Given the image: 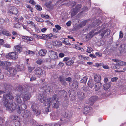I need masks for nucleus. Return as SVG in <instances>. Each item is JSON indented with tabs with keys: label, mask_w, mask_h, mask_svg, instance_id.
<instances>
[{
	"label": "nucleus",
	"mask_w": 126,
	"mask_h": 126,
	"mask_svg": "<svg viewBox=\"0 0 126 126\" xmlns=\"http://www.w3.org/2000/svg\"><path fill=\"white\" fill-rule=\"evenodd\" d=\"M123 36V33L122 31H120L119 33V38H122Z\"/></svg>",
	"instance_id": "5fc2aeb1"
},
{
	"label": "nucleus",
	"mask_w": 126,
	"mask_h": 126,
	"mask_svg": "<svg viewBox=\"0 0 126 126\" xmlns=\"http://www.w3.org/2000/svg\"><path fill=\"white\" fill-rule=\"evenodd\" d=\"M15 51L16 53H20L22 51V47L21 46L17 45L14 46Z\"/></svg>",
	"instance_id": "ddd939ff"
},
{
	"label": "nucleus",
	"mask_w": 126,
	"mask_h": 126,
	"mask_svg": "<svg viewBox=\"0 0 126 126\" xmlns=\"http://www.w3.org/2000/svg\"><path fill=\"white\" fill-rule=\"evenodd\" d=\"M69 3H70L71 6L72 7L74 6L76 4V3L75 1H72V2H70Z\"/></svg>",
	"instance_id": "680f3d73"
},
{
	"label": "nucleus",
	"mask_w": 126,
	"mask_h": 126,
	"mask_svg": "<svg viewBox=\"0 0 126 126\" xmlns=\"http://www.w3.org/2000/svg\"><path fill=\"white\" fill-rule=\"evenodd\" d=\"M88 79V78L87 77H84L80 81V82L84 83H86Z\"/></svg>",
	"instance_id": "e433bc0d"
},
{
	"label": "nucleus",
	"mask_w": 126,
	"mask_h": 126,
	"mask_svg": "<svg viewBox=\"0 0 126 126\" xmlns=\"http://www.w3.org/2000/svg\"><path fill=\"white\" fill-rule=\"evenodd\" d=\"M42 39H43L45 40L47 38V35H46L45 34H42Z\"/></svg>",
	"instance_id": "49530a36"
},
{
	"label": "nucleus",
	"mask_w": 126,
	"mask_h": 126,
	"mask_svg": "<svg viewBox=\"0 0 126 126\" xmlns=\"http://www.w3.org/2000/svg\"><path fill=\"white\" fill-rule=\"evenodd\" d=\"M65 79L66 81L69 82H71L72 80V79L70 77L66 78Z\"/></svg>",
	"instance_id": "13d9d810"
},
{
	"label": "nucleus",
	"mask_w": 126,
	"mask_h": 126,
	"mask_svg": "<svg viewBox=\"0 0 126 126\" xmlns=\"http://www.w3.org/2000/svg\"><path fill=\"white\" fill-rule=\"evenodd\" d=\"M100 28V27H98L95 29L94 31H92L91 32L89 33L90 35H92L93 33H94V35L101 33L100 35L102 36V38L105 34V36H106L110 34V32L109 29L104 30L105 28H103L99 30Z\"/></svg>",
	"instance_id": "7ed1b4c3"
},
{
	"label": "nucleus",
	"mask_w": 126,
	"mask_h": 126,
	"mask_svg": "<svg viewBox=\"0 0 126 126\" xmlns=\"http://www.w3.org/2000/svg\"><path fill=\"white\" fill-rule=\"evenodd\" d=\"M20 27V25L18 23L14 25V27L15 28H18Z\"/></svg>",
	"instance_id": "37998d69"
},
{
	"label": "nucleus",
	"mask_w": 126,
	"mask_h": 126,
	"mask_svg": "<svg viewBox=\"0 0 126 126\" xmlns=\"http://www.w3.org/2000/svg\"><path fill=\"white\" fill-rule=\"evenodd\" d=\"M15 99L16 101L19 103H20L22 101L20 98V95L17 94L15 96Z\"/></svg>",
	"instance_id": "6ab92c4d"
},
{
	"label": "nucleus",
	"mask_w": 126,
	"mask_h": 126,
	"mask_svg": "<svg viewBox=\"0 0 126 126\" xmlns=\"http://www.w3.org/2000/svg\"><path fill=\"white\" fill-rule=\"evenodd\" d=\"M64 54L62 53H60L59 54V57L60 58L63 57L64 56Z\"/></svg>",
	"instance_id": "bf43d9fd"
},
{
	"label": "nucleus",
	"mask_w": 126,
	"mask_h": 126,
	"mask_svg": "<svg viewBox=\"0 0 126 126\" xmlns=\"http://www.w3.org/2000/svg\"><path fill=\"white\" fill-rule=\"evenodd\" d=\"M101 85V83L100 82H95V91L98 90L100 88Z\"/></svg>",
	"instance_id": "412c9836"
},
{
	"label": "nucleus",
	"mask_w": 126,
	"mask_h": 126,
	"mask_svg": "<svg viewBox=\"0 0 126 126\" xmlns=\"http://www.w3.org/2000/svg\"><path fill=\"white\" fill-rule=\"evenodd\" d=\"M72 116V112L68 111L65 112V116L67 118H69L71 117Z\"/></svg>",
	"instance_id": "7c9ffc66"
},
{
	"label": "nucleus",
	"mask_w": 126,
	"mask_h": 126,
	"mask_svg": "<svg viewBox=\"0 0 126 126\" xmlns=\"http://www.w3.org/2000/svg\"><path fill=\"white\" fill-rule=\"evenodd\" d=\"M118 65L121 66L125 65L126 64V63L125 62L123 61H121L118 63Z\"/></svg>",
	"instance_id": "ea45409f"
},
{
	"label": "nucleus",
	"mask_w": 126,
	"mask_h": 126,
	"mask_svg": "<svg viewBox=\"0 0 126 126\" xmlns=\"http://www.w3.org/2000/svg\"><path fill=\"white\" fill-rule=\"evenodd\" d=\"M27 52L28 54H34L33 51L29 50H27Z\"/></svg>",
	"instance_id": "6e6d98bb"
},
{
	"label": "nucleus",
	"mask_w": 126,
	"mask_h": 126,
	"mask_svg": "<svg viewBox=\"0 0 126 126\" xmlns=\"http://www.w3.org/2000/svg\"><path fill=\"white\" fill-rule=\"evenodd\" d=\"M95 54L96 56L99 57H101L102 56V54L98 52H97L95 53Z\"/></svg>",
	"instance_id": "052dcab7"
},
{
	"label": "nucleus",
	"mask_w": 126,
	"mask_h": 126,
	"mask_svg": "<svg viewBox=\"0 0 126 126\" xmlns=\"http://www.w3.org/2000/svg\"><path fill=\"white\" fill-rule=\"evenodd\" d=\"M43 62V60L42 59H38L36 61L37 63L39 64H41Z\"/></svg>",
	"instance_id": "a18cd8bd"
},
{
	"label": "nucleus",
	"mask_w": 126,
	"mask_h": 126,
	"mask_svg": "<svg viewBox=\"0 0 126 126\" xmlns=\"http://www.w3.org/2000/svg\"><path fill=\"white\" fill-rule=\"evenodd\" d=\"M101 22L99 20H96L94 21L92 24V26L93 27L97 26L99 24L101 23Z\"/></svg>",
	"instance_id": "4be33fe9"
},
{
	"label": "nucleus",
	"mask_w": 126,
	"mask_h": 126,
	"mask_svg": "<svg viewBox=\"0 0 126 126\" xmlns=\"http://www.w3.org/2000/svg\"><path fill=\"white\" fill-rule=\"evenodd\" d=\"M52 116L51 117L53 120H56L58 119V115L57 113H52Z\"/></svg>",
	"instance_id": "c756f323"
},
{
	"label": "nucleus",
	"mask_w": 126,
	"mask_h": 126,
	"mask_svg": "<svg viewBox=\"0 0 126 126\" xmlns=\"http://www.w3.org/2000/svg\"><path fill=\"white\" fill-rule=\"evenodd\" d=\"M36 8L37 9L40 11L42 9L41 7L38 5H36Z\"/></svg>",
	"instance_id": "8fccbe9b"
},
{
	"label": "nucleus",
	"mask_w": 126,
	"mask_h": 126,
	"mask_svg": "<svg viewBox=\"0 0 126 126\" xmlns=\"http://www.w3.org/2000/svg\"><path fill=\"white\" fill-rule=\"evenodd\" d=\"M1 32L2 34L3 35L8 36H10L11 35V34L10 32L6 29H3L1 30Z\"/></svg>",
	"instance_id": "dca6fc26"
},
{
	"label": "nucleus",
	"mask_w": 126,
	"mask_h": 126,
	"mask_svg": "<svg viewBox=\"0 0 126 126\" xmlns=\"http://www.w3.org/2000/svg\"><path fill=\"white\" fill-rule=\"evenodd\" d=\"M47 38L49 39H51L52 38V34L51 33H50L49 34L47 35Z\"/></svg>",
	"instance_id": "e2e57ef3"
},
{
	"label": "nucleus",
	"mask_w": 126,
	"mask_h": 126,
	"mask_svg": "<svg viewBox=\"0 0 126 126\" xmlns=\"http://www.w3.org/2000/svg\"><path fill=\"white\" fill-rule=\"evenodd\" d=\"M8 70L11 74L13 75V76L15 75L16 73V70L10 67L9 68V69Z\"/></svg>",
	"instance_id": "f3484780"
},
{
	"label": "nucleus",
	"mask_w": 126,
	"mask_h": 126,
	"mask_svg": "<svg viewBox=\"0 0 126 126\" xmlns=\"http://www.w3.org/2000/svg\"><path fill=\"white\" fill-rule=\"evenodd\" d=\"M97 98V97L96 96H92L89 99L88 104L90 105H92L94 101H95Z\"/></svg>",
	"instance_id": "9b49d317"
},
{
	"label": "nucleus",
	"mask_w": 126,
	"mask_h": 126,
	"mask_svg": "<svg viewBox=\"0 0 126 126\" xmlns=\"http://www.w3.org/2000/svg\"><path fill=\"white\" fill-rule=\"evenodd\" d=\"M28 71L30 72H31L32 70L33 69V68L31 67H29L28 68Z\"/></svg>",
	"instance_id": "0e129e2a"
},
{
	"label": "nucleus",
	"mask_w": 126,
	"mask_h": 126,
	"mask_svg": "<svg viewBox=\"0 0 126 126\" xmlns=\"http://www.w3.org/2000/svg\"><path fill=\"white\" fill-rule=\"evenodd\" d=\"M11 12L12 13L15 15H16L18 13V11L17 9L15 7H12Z\"/></svg>",
	"instance_id": "cd10ccee"
},
{
	"label": "nucleus",
	"mask_w": 126,
	"mask_h": 126,
	"mask_svg": "<svg viewBox=\"0 0 126 126\" xmlns=\"http://www.w3.org/2000/svg\"><path fill=\"white\" fill-rule=\"evenodd\" d=\"M59 94L62 96H63L64 97V96H66L67 92H65L63 90L60 91Z\"/></svg>",
	"instance_id": "72a5a7b5"
},
{
	"label": "nucleus",
	"mask_w": 126,
	"mask_h": 126,
	"mask_svg": "<svg viewBox=\"0 0 126 126\" xmlns=\"http://www.w3.org/2000/svg\"><path fill=\"white\" fill-rule=\"evenodd\" d=\"M88 84L90 87H93L94 85V80L92 79L89 80L88 82Z\"/></svg>",
	"instance_id": "bb28decb"
},
{
	"label": "nucleus",
	"mask_w": 126,
	"mask_h": 126,
	"mask_svg": "<svg viewBox=\"0 0 126 126\" xmlns=\"http://www.w3.org/2000/svg\"><path fill=\"white\" fill-rule=\"evenodd\" d=\"M11 63L7 61L3 62L0 60V66H1L4 69L8 70L9 67L8 66L10 65Z\"/></svg>",
	"instance_id": "1a4fd4ad"
},
{
	"label": "nucleus",
	"mask_w": 126,
	"mask_h": 126,
	"mask_svg": "<svg viewBox=\"0 0 126 126\" xmlns=\"http://www.w3.org/2000/svg\"><path fill=\"white\" fill-rule=\"evenodd\" d=\"M78 12L77 10H76L75 9H73V11L71 14V16L72 17L75 16L77 13Z\"/></svg>",
	"instance_id": "58836bf2"
},
{
	"label": "nucleus",
	"mask_w": 126,
	"mask_h": 126,
	"mask_svg": "<svg viewBox=\"0 0 126 126\" xmlns=\"http://www.w3.org/2000/svg\"><path fill=\"white\" fill-rule=\"evenodd\" d=\"M34 37L37 39H42V36L39 35H38L34 34Z\"/></svg>",
	"instance_id": "de8ad7c7"
},
{
	"label": "nucleus",
	"mask_w": 126,
	"mask_h": 126,
	"mask_svg": "<svg viewBox=\"0 0 126 126\" xmlns=\"http://www.w3.org/2000/svg\"><path fill=\"white\" fill-rule=\"evenodd\" d=\"M17 109L18 113L19 114L20 113L21 115L23 117L26 118L30 116V112L29 111L27 110H23L21 106L19 105Z\"/></svg>",
	"instance_id": "20e7f679"
},
{
	"label": "nucleus",
	"mask_w": 126,
	"mask_h": 126,
	"mask_svg": "<svg viewBox=\"0 0 126 126\" xmlns=\"http://www.w3.org/2000/svg\"><path fill=\"white\" fill-rule=\"evenodd\" d=\"M6 57L7 58L15 60L17 59L18 58L17 55L15 52H10L6 54Z\"/></svg>",
	"instance_id": "6e6552de"
},
{
	"label": "nucleus",
	"mask_w": 126,
	"mask_h": 126,
	"mask_svg": "<svg viewBox=\"0 0 126 126\" xmlns=\"http://www.w3.org/2000/svg\"><path fill=\"white\" fill-rule=\"evenodd\" d=\"M78 57L80 60L82 61L80 62V63H83V61H85L89 59V57H88L82 55H78Z\"/></svg>",
	"instance_id": "f8f14e48"
},
{
	"label": "nucleus",
	"mask_w": 126,
	"mask_h": 126,
	"mask_svg": "<svg viewBox=\"0 0 126 126\" xmlns=\"http://www.w3.org/2000/svg\"><path fill=\"white\" fill-rule=\"evenodd\" d=\"M94 79L95 82H100L101 79V76L95 75H94Z\"/></svg>",
	"instance_id": "5701e85b"
},
{
	"label": "nucleus",
	"mask_w": 126,
	"mask_h": 126,
	"mask_svg": "<svg viewBox=\"0 0 126 126\" xmlns=\"http://www.w3.org/2000/svg\"><path fill=\"white\" fill-rule=\"evenodd\" d=\"M91 108L89 107H87L85 108L83 110L85 112H87L88 111H89L90 110H91Z\"/></svg>",
	"instance_id": "c03bdc74"
},
{
	"label": "nucleus",
	"mask_w": 126,
	"mask_h": 126,
	"mask_svg": "<svg viewBox=\"0 0 126 126\" xmlns=\"http://www.w3.org/2000/svg\"><path fill=\"white\" fill-rule=\"evenodd\" d=\"M31 92L28 91V89L23 91L22 94L23 96L22 97L23 101H25L29 100L31 96Z\"/></svg>",
	"instance_id": "423d86ee"
},
{
	"label": "nucleus",
	"mask_w": 126,
	"mask_h": 126,
	"mask_svg": "<svg viewBox=\"0 0 126 126\" xmlns=\"http://www.w3.org/2000/svg\"><path fill=\"white\" fill-rule=\"evenodd\" d=\"M74 63V61L72 60H71L68 61L66 62V64L68 65H71L73 64Z\"/></svg>",
	"instance_id": "f704fd0d"
},
{
	"label": "nucleus",
	"mask_w": 126,
	"mask_h": 126,
	"mask_svg": "<svg viewBox=\"0 0 126 126\" xmlns=\"http://www.w3.org/2000/svg\"><path fill=\"white\" fill-rule=\"evenodd\" d=\"M42 89L44 90V91L45 92H51V90L50 89V87L48 86H44Z\"/></svg>",
	"instance_id": "b1692460"
},
{
	"label": "nucleus",
	"mask_w": 126,
	"mask_h": 126,
	"mask_svg": "<svg viewBox=\"0 0 126 126\" xmlns=\"http://www.w3.org/2000/svg\"><path fill=\"white\" fill-rule=\"evenodd\" d=\"M68 93H69V97H73L75 99L76 96V94L75 93V91L72 90H70L68 92Z\"/></svg>",
	"instance_id": "a211bd4d"
},
{
	"label": "nucleus",
	"mask_w": 126,
	"mask_h": 126,
	"mask_svg": "<svg viewBox=\"0 0 126 126\" xmlns=\"http://www.w3.org/2000/svg\"><path fill=\"white\" fill-rule=\"evenodd\" d=\"M81 7V4H78L75 8H74V9H75L76 10H77V11L78 12L79 11Z\"/></svg>",
	"instance_id": "4c0bfd02"
},
{
	"label": "nucleus",
	"mask_w": 126,
	"mask_h": 126,
	"mask_svg": "<svg viewBox=\"0 0 126 126\" xmlns=\"http://www.w3.org/2000/svg\"><path fill=\"white\" fill-rule=\"evenodd\" d=\"M5 22V20L2 18L0 19V24H3Z\"/></svg>",
	"instance_id": "69168bd1"
},
{
	"label": "nucleus",
	"mask_w": 126,
	"mask_h": 126,
	"mask_svg": "<svg viewBox=\"0 0 126 126\" xmlns=\"http://www.w3.org/2000/svg\"><path fill=\"white\" fill-rule=\"evenodd\" d=\"M93 50V49L89 47H88L87 52L89 53H90Z\"/></svg>",
	"instance_id": "79ce46f5"
},
{
	"label": "nucleus",
	"mask_w": 126,
	"mask_h": 126,
	"mask_svg": "<svg viewBox=\"0 0 126 126\" xmlns=\"http://www.w3.org/2000/svg\"><path fill=\"white\" fill-rule=\"evenodd\" d=\"M27 23L28 24H31L32 26H33L34 25V24L33 22L31 21H28L27 22Z\"/></svg>",
	"instance_id": "864d4df0"
},
{
	"label": "nucleus",
	"mask_w": 126,
	"mask_h": 126,
	"mask_svg": "<svg viewBox=\"0 0 126 126\" xmlns=\"http://www.w3.org/2000/svg\"><path fill=\"white\" fill-rule=\"evenodd\" d=\"M41 16L42 17L48 19L49 18V16L48 15L42 14L41 15Z\"/></svg>",
	"instance_id": "a19ab883"
},
{
	"label": "nucleus",
	"mask_w": 126,
	"mask_h": 126,
	"mask_svg": "<svg viewBox=\"0 0 126 126\" xmlns=\"http://www.w3.org/2000/svg\"><path fill=\"white\" fill-rule=\"evenodd\" d=\"M34 73L36 75H41L43 74L42 69L39 67L37 68L34 71Z\"/></svg>",
	"instance_id": "4468645a"
},
{
	"label": "nucleus",
	"mask_w": 126,
	"mask_h": 126,
	"mask_svg": "<svg viewBox=\"0 0 126 126\" xmlns=\"http://www.w3.org/2000/svg\"><path fill=\"white\" fill-rule=\"evenodd\" d=\"M11 118L13 119H15L16 120L18 119L19 118L16 115H13L12 116Z\"/></svg>",
	"instance_id": "09e8293b"
},
{
	"label": "nucleus",
	"mask_w": 126,
	"mask_h": 126,
	"mask_svg": "<svg viewBox=\"0 0 126 126\" xmlns=\"http://www.w3.org/2000/svg\"><path fill=\"white\" fill-rule=\"evenodd\" d=\"M21 125L19 122L18 121L12 122L9 126H20Z\"/></svg>",
	"instance_id": "a878e982"
},
{
	"label": "nucleus",
	"mask_w": 126,
	"mask_h": 126,
	"mask_svg": "<svg viewBox=\"0 0 126 126\" xmlns=\"http://www.w3.org/2000/svg\"><path fill=\"white\" fill-rule=\"evenodd\" d=\"M58 79L63 85L64 86L66 85L67 83L65 80V78L63 76H60L59 77Z\"/></svg>",
	"instance_id": "2eb2a0df"
},
{
	"label": "nucleus",
	"mask_w": 126,
	"mask_h": 126,
	"mask_svg": "<svg viewBox=\"0 0 126 126\" xmlns=\"http://www.w3.org/2000/svg\"><path fill=\"white\" fill-rule=\"evenodd\" d=\"M15 20L18 23L20 22V21L21 20H20L18 19V17L17 16L16 17Z\"/></svg>",
	"instance_id": "774afa93"
},
{
	"label": "nucleus",
	"mask_w": 126,
	"mask_h": 126,
	"mask_svg": "<svg viewBox=\"0 0 126 126\" xmlns=\"http://www.w3.org/2000/svg\"><path fill=\"white\" fill-rule=\"evenodd\" d=\"M31 109L33 113L37 116L40 115L41 113V110L39 109L38 105L35 103H33L31 106Z\"/></svg>",
	"instance_id": "39448f33"
},
{
	"label": "nucleus",
	"mask_w": 126,
	"mask_h": 126,
	"mask_svg": "<svg viewBox=\"0 0 126 126\" xmlns=\"http://www.w3.org/2000/svg\"><path fill=\"white\" fill-rule=\"evenodd\" d=\"M49 56L51 59H56L58 58V56L57 55L56 52L53 51H49Z\"/></svg>",
	"instance_id": "9d476101"
},
{
	"label": "nucleus",
	"mask_w": 126,
	"mask_h": 126,
	"mask_svg": "<svg viewBox=\"0 0 126 126\" xmlns=\"http://www.w3.org/2000/svg\"><path fill=\"white\" fill-rule=\"evenodd\" d=\"M99 94L100 95H103L105 94V93L103 92V91H99Z\"/></svg>",
	"instance_id": "338daca9"
},
{
	"label": "nucleus",
	"mask_w": 126,
	"mask_h": 126,
	"mask_svg": "<svg viewBox=\"0 0 126 126\" xmlns=\"http://www.w3.org/2000/svg\"><path fill=\"white\" fill-rule=\"evenodd\" d=\"M47 52L46 50L45 49H41L39 51V55L41 56H44Z\"/></svg>",
	"instance_id": "393cba45"
},
{
	"label": "nucleus",
	"mask_w": 126,
	"mask_h": 126,
	"mask_svg": "<svg viewBox=\"0 0 126 126\" xmlns=\"http://www.w3.org/2000/svg\"><path fill=\"white\" fill-rule=\"evenodd\" d=\"M22 38L27 41H32L33 40V39L32 38L28 36H23L22 37Z\"/></svg>",
	"instance_id": "2f4dec72"
},
{
	"label": "nucleus",
	"mask_w": 126,
	"mask_h": 126,
	"mask_svg": "<svg viewBox=\"0 0 126 126\" xmlns=\"http://www.w3.org/2000/svg\"><path fill=\"white\" fill-rule=\"evenodd\" d=\"M58 98L57 95L55 94L53 95V97L51 99L50 98V100H51V102H52L53 105V107L56 108H58L59 106V102L58 101Z\"/></svg>",
	"instance_id": "0eeeda50"
},
{
	"label": "nucleus",
	"mask_w": 126,
	"mask_h": 126,
	"mask_svg": "<svg viewBox=\"0 0 126 126\" xmlns=\"http://www.w3.org/2000/svg\"><path fill=\"white\" fill-rule=\"evenodd\" d=\"M111 82H109L104 84L103 87L104 90H107L109 89L111 86Z\"/></svg>",
	"instance_id": "aec40b11"
},
{
	"label": "nucleus",
	"mask_w": 126,
	"mask_h": 126,
	"mask_svg": "<svg viewBox=\"0 0 126 126\" xmlns=\"http://www.w3.org/2000/svg\"><path fill=\"white\" fill-rule=\"evenodd\" d=\"M46 96L43 94H40L38 96L39 100L41 103H43L45 106V110L47 113L49 111V108L51 105V102L50 98L46 99Z\"/></svg>",
	"instance_id": "f03ea898"
},
{
	"label": "nucleus",
	"mask_w": 126,
	"mask_h": 126,
	"mask_svg": "<svg viewBox=\"0 0 126 126\" xmlns=\"http://www.w3.org/2000/svg\"><path fill=\"white\" fill-rule=\"evenodd\" d=\"M3 46L6 47L10 48L11 47V46L10 44H4L3 45Z\"/></svg>",
	"instance_id": "3c124183"
},
{
	"label": "nucleus",
	"mask_w": 126,
	"mask_h": 126,
	"mask_svg": "<svg viewBox=\"0 0 126 126\" xmlns=\"http://www.w3.org/2000/svg\"><path fill=\"white\" fill-rule=\"evenodd\" d=\"M55 28L58 30H60L61 29V27L58 25H55Z\"/></svg>",
	"instance_id": "4d7b16f0"
},
{
	"label": "nucleus",
	"mask_w": 126,
	"mask_h": 126,
	"mask_svg": "<svg viewBox=\"0 0 126 126\" xmlns=\"http://www.w3.org/2000/svg\"><path fill=\"white\" fill-rule=\"evenodd\" d=\"M78 83L76 80H74L73 81L72 85L73 87L76 88H78Z\"/></svg>",
	"instance_id": "c85d7f7f"
},
{
	"label": "nucleus",
	"mask_w": 126,
	"mask_h": 126,
	"mask_svg": "<svg viewBox=\"0 0 126 126\" xmlns=\"http://www.w3.org/2000/svg\"><path fill=\"white\" fill-rule=\"evenodd\" d=\"M12 95V93L10 92L8 93L7 94H4L3 102L4 105L6 107V110L12 112L15 109V106L12 103H9L8 99H12L14 98Z\"/></svg>",
	"instance_id": "f257e3e1"
},
{
	"label": "nucleus",
	"mask_w": 126,
	"mask_h": 126,
	"mask_svg": "<svg viewBox=\"0 0 126 126\" xmlns=\"http://www.w3.org/2000/svg\"><path fill=\"white\" fill-rule=\"evenodd\" d=\"M36 79V78L34 76H32L30 78V81H33L35 80Z\"/></svg>",
	"instance_id": "603ef678"
},
{
	"label": "nucleus",
	"mask_w": 126,
	"mask_h": 126,
	"mask_svg": "<svg viewBox=\"0 0 126 126\" xmlns=\"http://www.w3.org/2000/svg\"><path fill=\"white\" fill-rule=\"evenodd\" d=\"M78 97L80 99H82L84 96V93L82 92H81V93L78 92Z\"/></svg>",
	"instance_id": "c9c22d12"
},
{
	"label": "nucleus",
	"mask_w": 126,
	"mask_h": 126,
	"mask_svg": "<svg viewBox=\"0 0 126 126\" xmlns=\"http://www.w3.org/2000/svg\"><path fill=\"white\" fill-rule=\"evenodd\" d=\"M63 124V122H58L57 123H53L51 124V126H61Z\"/></svg>",
	"instance_id": "473e14b6"
}]
</instances>
